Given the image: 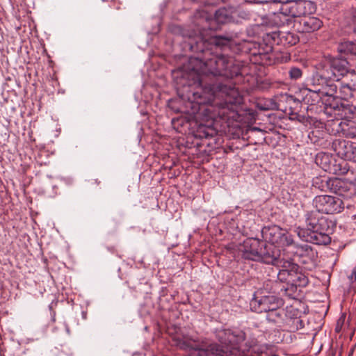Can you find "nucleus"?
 I'll use <instances>...</instances> for the list:
<instances>
[{
	"label": "nucleus",
	"instance_id": "1",
	"mask_svg": "<svg viewBox=\"0 0 356 356\" xmlns=\"http://www.w3.org/2000/svg\"><path fill=\"white\" fill-rule=\"evenodd\" d=\"M221 345L211 343L199 345L194 341L179 339V349H188L184 356H246L245 351L251 356L268 355L275 351L271 343H261L256 340L245 343V348L241 349L240 343L245 339V334L240 330H223L218 332Z\"/></svg>",
	"mask_w": 356,
	"mask_h": 356
},
{
	"label": "nucleus",
	"instance_id": "2",
	"mask_svg": "<svg viewBox=\"0 0 356 356\" xmlns=\"http://www.w3.org/2000/svg\"><path fill=\"white\" fill-rule=\"evenodd\" d=\"M208 58L190 57L187 66L182 69L179 67V76H185L183 72L187 73V78L191 79L190 85H196L200 87L206 86L204 76H225L233 78L241 74V66L234 58L227 54L209 52Z\"/></svg>",
	"mask_w": 356,
	"mask_h": 356
},
{
	"label": "nucleus",
	"instance_id": "3",
	"mask_svg": "<svg viewBox=\"0 0 356 356\" xmlns=\"http://www.w3.org/2000/svg\"><path fill=\"white\" fill-rule=\"evenodd\" d=\"M307 228H297L296 233L304 241L316 245H327L331 242L334 223L318 212H312L306 218Z\"/></svg>",
	"mask_w": 356,
	"mask_h": 356
},
{
	"label": "nucleus",
	"instance_id": "4",
	"mask_svg": "<svg viewBox=\"0 0 356 356\" xmlns=\"http://www.w3.org/2000/svg\"><path fill=\"white\" fill-rule=\"evenodd\" d=\"M324 82L327 79L340 81L345 76L350 75L352 81L356 82V72L348 67V62L346 58H330L325 59L321 65L316 73Z\"/></svg>",
	"mask_w": 356,
	"mask_h": 356
},
{
	"label": "nucleus",
	"instance_id": "5",
	"mask_svg": "<svg viewBox=\"0 0 356 356\" xmlns=\"http://www.w3.org/2000/svg\"><path fill=\"white\" fill-rule=\"evenodd\" d=\"M211 90L216 95L224 99V102L221 104L219 115L228 119L234 118L236 104L241 102L238 90L232 84L222 83L213 85Z\"/></svg>",
	"mask_w": 356,
	"mask_h": 356
},
{
	"label": "nucleus",
	"instance_id": "6",
	"mask_svg": "<svg viewBox=\"0 0 356 356\" xmlns=\"http://www.w3.org/2000/svg\"><path fill=\"white\" fill-rule=\"evenodd\" d=\"M306 1L287 0L282 6H280L279 12L274 13L273 22L278 26L291 24L293 18L301 17L306 13Z\"/></svg>",
	"mask_w": 356,
	"mask_h": 356
},
{
	"label": "nucleus",
	"instance_id": "7",
	"mask_svg": "<svg viewBox=\"0 0 356 356\" xmlns=\"http://www.w3.org/2000/svg\"><path fill=\"white\" fill-rule=\"evenodd\" d=\"M232 38L224 35H214L208 38L197 36L195 38H189L188 42H185V47L194 52L207 54L209 51L208 46L213 45L216 47L223 48L230 45Z\"/></svg>",
	"mask_w": 356,
	"mask_h": 356
},
{
	"label": "nucleus",
	"instance_id": "8",
	"mask_svg": "<svg viewBox=\"0 0 356 356\" xmlns=\"http://www.w3.org/2000/svg\"><path fill=\"white\" fill-rule=\"evenodd\" d=\"M318 213L334 214L340 213L343 209V201L331 195H318L313 200Z\"/></svg>",
	"mask_w": 356,
	"mask_h": 356
},
{
	"label": "nucleus",
	"instance_id": "9",
	"mask_svg": "<svg viewBox=\"0 0 356 356\" xmlns=\"http://www.w3.org/2000/svg\"><path fill=\"white\" fill-rule=\"evenodd\" d=\"M332 163V159L329 154L325 153H320L316 156V163L321 166V168L329 173L343 175L348 174L349 172L348 164L345 161L336 163V161Z\"/></svg>",
	"mask_w": 356,
	"mask_h": 356
},
{
	"label": "nucleus",
	"instance_id": "10",
	"mask_svg": "<svg viewBox=\"0 0 356 356\" xmlns=\"http://www.w3.org/2000/svg\"><path fill=\"white\" fill-rule=\"evenodd\" d=\"M332 149L345 161L356 163V143L343 139H335L332 143Z\"/></svg>",
	"mask_w": 356,
	"mask_h": 356
},
{
	"label": "nucleus",
	"instance_id": "11",
	"mask_svg": "<svg viewBox=\"0 0 356 356\" xmlns=\"http://www.w3.org/2000/svg\"><path fill=\"white\" fill-rule=\"evenodd\" d=\"M283 304L282 299L273 295L262 296L259 300L255 298L251 302V305L254 307L255 311L259 313L280 309Z\"/></svg>",
	"mask_w": 356,
	"mask_h": 356
},
{
	"label": "nucleus",
	"instance_id": "12",
	"mask_svg": "<svg viewBox=\"0 0 356 356\" xmlns=\"http://www.w3.org/2000/svg\"><path fill=\"white\" fill-rule=\"evenodd\" d=\"M262 245H264V241L257 238H248L243 244L240 251L242 253L243 258L259 261L261 257Z\"/></svg>",
	"mask_w": 356,
	"mask_h": 356
},
{
	"label": "nucleus",
	"instance_id": "13",
	"mask_svg": "<svg viewBox=\"0 0 356 356\" xmlns=\"http://www.w3.org/2000/svg\"><path fill=\"white\" fill-rule=\"evenodd\" d=\"M259 261L266 264L280 265L282 263L280 259L281 251L276 245L268 244L264 241L262 245Z\"/></svg>",
	"mask_w": 356,
	"mask_h": 356
},
{
	"label": "nucleus",
	"instance_id": "14",
	"mask_svg": "<svg viewBox=\"0 0 356 356\" xmlns=\"http://www.w3.org/2000/svg\"><path fill=\"white\" fill-rule=\"evenodd\" d=\"M214 5L211 0H205L204 8L197 9L194 14V22L203 29H213L211 24L213 22V13L207 9V6Z\"/></svg>",
	"mask_w": 356,
	"mask_h": 356
},
{
	"label": "nucleus",
	"instance_id": "15",
	"mask_svg": "<svg viewBox=\"0 0 356 356\" xmlns=\"http://www.w3.org/2000/svg\"><path fill=\"white\" fill-rule=\"evenodd\" d=\"M336 81L332 79H327L326 81L321 80L319 74H316L313 77V82L314 85L321 86L317 91L323 95L332 98L333 100L341 98L338 95L337 86L335 83Z\"/></svg>",
	"mask_w": 356,
	"mask_h": 356
},
{
	"label": "nucleus",
	"instance_id": "16",
	"mask_svg": "<svg viewBox=\"0 0 356 356\" xmlns=\"http://www.w3.org/2000/svg\"><path fill=\"white\" fill-rule=\"evenodd\" d=\"M296 23L298 30L302 33L314 32L322 26V22L318 18L310 16H304Z\"/></svg>",
	"mask_w": 356,
	"mask_h": 356
},
{
	"label": "nucleus",
	"instance_id": "17",
	"mask_svg": "<svg viewBox=\"0 0 356 356\" xmlns=\"http://www.w3.org/2000/svg\"><path fill=\"white\" fill-rule=\"evenodd\" d=\"M323 190H329L330 192L344 196L348 191L347 183L339 178L329 179L325 181V185L322 186Z\"/></svg>",
	"mask_w": 356,
	"mask_h": 356
},
{
	"label": "nucleus",
	"instance_id": "18",
	"mask_svg": "<svg viewBox=\"0 0 356 356\" xmlns=\"http://www.w3.org/2000/svg\"><path fill=\"white\" fill-rule=\"evenodd\" d=\"M281 266L282 268L277 273V279L282 282L290 284L293 271L298 268V265L289 261H284Z\"/></svg>",
	"mask_w": 356,
	"mask_h": 356
},
{
	"label": "nucleus",
	"instance_id": "19",
	"mask_svg": "<svg viewBox=\"0 0 356 356\" xmlns=\"http://www.w3.org/2000/svg\"><path fill=\"white\" fill-rule=\"evenodd\" d=\"M283 229L277 225H271L265 227L262 229L263 237L268 241V244H273L275 245L279 238L281 236V233Z\"/></svg>",
	"mask_w": 356,
	"mask_h": 356
},
{
	"label": "nucleus",
	"instance_id": "20",
	"mask_svg": "<svg viewBox=\"0 0 356 356\" xmlns=\"http://www.w3.org/2000/svg\"><path fill=\"white\" fill-rule=\"evenodd\" d=\"M294 248L296 249L295 253L298 257H307L311 261H314L317 257V252L308 244H296Z\"/></svg>",
	"mask_w": 356,
	"mask_h": 356
},
{
	"label": "nucleus",
	"instance_id": "21",
	"mask_svg": "<svg viewBox=\"0 0 356 356\" xmlns=\"http://www.w3.org/2000/svg\"><path fill=\"white\" fill-rule=\"evenodd\" d=\"M233 17L231 12L225 8H221L213 13V22L218 24H224L232 22Z\"/></svg>",
	"mask_w": 356,
	"mask_h": 356
},
{
	"label": "nucleus",
	"instance_id": "22",
	"mask_svg": "<svg viewBox=\"0 0 356 356\" xmlns=\"http://www.w3.org/2000/svg\"><path fill=\"white\" fill-rule=\"evenodd\" d=\"M308 283V277L302 273L300 270L299 266L298 265V268H295L293 271L290 284H294L299 288H302L305 287Z\"/></svg>",
	"mask_w": 356,
	"mask_h": 356
},
{
	"label": "nucleus",
	"instance_id": "23",
	"mask_svg": "<svg viewBox=\"0 0 356 356\" xmlns=\"http://www.w3.org/2000/svg\"><path fill=\"white\" fill-rule=\"evenodd\" d=\"M337 51L343 56L356 55V42L353 41H343L337 46Z\"/></svg>",
	"mask_w": 356,
	"mask_h": 356
},
{
	"label": "nucleus",
	"instance_id": "24",
	"mask_svg": "<svg viewBox=\"0 0 356 356\" xmlns=\"http://www.w3.org/2000/svg\"><path fill=\"white\" fill-rule=\"evenodd\" d=\"M193 134L195 137L199 138H211L216 134V129L211 125L199 124Z\"/></svg>",
	"mask_w": 356,
	"mask_h": 356
},
{
	"label": "nucleus",
	"instance_id": "25",
	"mask_svg": "<svg viewBox=\"0 0 356 356\" xmlns=\"http://www.w3.org/2000/svg\"><path fill=\"white\" fill-rule=\"evenodd\" d=\"M280 246L286 247V246H295V243L292 235L289 234L287 231L283 229L281 233V236L277 240L275 243Z\"/></svg>",
	"mask_w": 356,
	"mask_h": 356
},
{
	"label": "nucleus",
	"instance_id": "26",
	"mask_svg": "<svg viewBox=\"0 0 356 356\" xmlns=\"http://www.w3.org/2000/svg\"><path fill=\"white\" fill-rule=\"evenodd\" d=\"M266 319L269 322L274 323H280L283 321L284 311L279 309L275 310H270L268 312Z\"/></svg>",
	"mask_w": 356,
	"mask_h": 356
},
{
	"label": "nucleus",
	"instance_id": "27",
	"mask_svg": "<svg viewBox=\"0 0 356 356\" xmlns=\"http://www.w3.org/2000/svg\"><path fill=\"white\" fill-rule=\"evenodd\" d=\"M298 288L299 287L294 284H287V286L282 289L281 291L283 292V294L289 298L296 299L300 295V290H299Z\"/></svg>",
	"mask_w": 356,
	"mask_h": 356
},
{
	"label": "nucleus",
	"instance_id": "28",
	"mask_svg": "<svg viewBox=\"0 0 356 356\" xmlns=\"http://www.w3.org/2000/svg\"><path fill=\"white\" fill-rule=\"evenodd\" d=\"M343 131L347 137L356 138V122H350L343 128Z\"/></svg>",
	"mask_w": 356,
	"mask_h": 356
},
{
	"label": "nucleus",
	"instance_id": "29",
	"mask_svg": "<svg viewBox=\"0 0 356 356\" xmlns=\"http://www.w3.org/2000/svg\"><path fill=\"white\" fill-rule=\"evenodd\" d=\"M342 111L348 118L356 116V106L349 104H341Z\"/></svg>",
	"mask_w": 356,
	"mask_h": 356
},
{
	"label": "nucleus",
	"instance_id": "30",
	"mask_svg": "<svg viewBox=\"0 0 356 356\" xmlns=\"http://www.w3.org/2000/svg\"><path fill=\"white\" fill-rule=\"evenodd\" d=\"M289 75L291 79L297 80L302 77V71L297 67H291L289 70Z\"/></svg>",
	"mask_w": 356,
	"mask_h": 356
},
{
	"label": "nucleus",
	"instance_id": "31",
	"mask_svg": "<svg viewBox=\"0 0 356 356\" xmlns=\"http://www.w3.org/2000/svg\"><path fill=\"white\" fill-rule=\"evenodd\" d=\"M285 38L286 42L291 46L296 44L299 40L298 36L291 33H286L285 35L282 34V38Z\"/></svg>",
	"mask_w": 356,
	"mask_h": 356
},
{
	"label": "nucleus",
	"instance_id": "32",
	"mask_svg": "<svg viewBox=\"0 0 356 356\" xmlns=\"http://www.w3.org/2000/svg\"><path fill=\"white\" fill-rule=\"evenodd\" d=\"M291 328L293 330H298L304 327V323L300 318L291 319Z\"/></svg>",
	"mask_w": 356,
	"mask_h": 356
},
{
	"label": "nucleus",
	"instance_id": "33",
	"mask_svg": "<svg viewBox=\"0 0 356 356\" xmlns=\"http://www.w3.org/2000/svg\"><path fill=\"white\" fill-rule=\"evenodd\" d=\"M168 106L175 113L178 112V108L177 106V101L173 99H170L168 102Z\"/></svg>",
	"mask_w": 356,
	"mask_h": 356
},
{
	"label": "nucleus",
	"instance_id": "34",
	"mask_svg": "<svg viewBox=\"0 0 356 356\" xmlns=\"http://www.w3.org/2000/svg\"><path fill=\"white\" fill-rule=\"evenodd\" d=\"M349 15L352 22L356 24V8H352L349 10Z\"/></svg>",
	"mask_w": 356,
	"mask_h": 356
},
{
	"label": "nucleus",
	"instance_id": "35",
	"mask_svg": "<svg viewBox=\"0 0 356 356\" xmlns=\"http://www.w3.org/2000/svg\"><path fill=\"white\" fill-rule=\"evenodd\" d=\"M189 104H193L191 113L192 114L195 113V112H197L198 111V109L200 108H199L200 107L199 106L200 102H197V103H195V104H193L192 102H190Z\"/></svg>",
	"mask_w": 356,
	"mask_h": 356
},
{
	"label": "nucleus",
	"instance_id": "36",
	"mask_svg": "<svg viewBox=\"0 0 356 356\" xmlns=\"http://www.w3.org/2000/svg\"><path fill=\"white\" fill-rule=\"evenodd\" d=\"M287 0H269L270 2L273 3H280V6L285 3Z\"/></svg>",
	"mask_w": 356,
	"mask_h": 356
},
{
	"label": "nucleus",
	"instance_id": "37",
	"mask_svg": "<svg viewBox=\"0 0 356 356\" xmlns=\"http://www.w3.org/2000/svg\"><path fill=\"white\" fill-rule=\"evenodd\" d=\"M346 86L350 90H353V89L354 90L356 88V85L355 84L350 85V83H346Z\"/></svg>",
	"mask_w": 356,
	"mask_h": 356
},
{
	"label": "nucleus",
	"instance_id": "38",
	"mask_svg": "<svg viewBox=\"0 0 356 356\" xmlns=\"http://www.w3.org/2000/svg\"><path fill=\"white\" fill-rule=\"evenodd\" d=\"M350 277H351V279H353V277H355L356 279V266L353 270Z\"/></svg>",
	"mask_w": 356,
	"mask_h": 356
},
{
	"label": "nucleus",
	"instance_id": "39",
	"mask_svg": "<svg viewBox=\"0 0 356 356\" xmlns=\"http://www.w3.org/2000/svg\"><path fill=\"white\" fill-rule=\"evenodd\" d=\"M329 105H330V107H332L334 109H336L337 108H338V104H332L330 103Z\"/></svg>",
	"mask_w": 356,
	"mask_h": 356
},
{
	"label": "nucleus",
	"instance_id": "40",
	"mask_svg": "<svg viewBox=\"0 0 356 356\" xmlns=\"http://www.w3.org/2000/svg\"><path fill=\"white\" fill-rule=\"evenodd\" d=\"M179 61H180V60L181 61V63H182V64H184V62H185V60H186V59H185V58H182L181 59V58H179Z\"/></svg>",
	"mask_w": 356,
	"mask_h": 356
},
{
	"label": "nucleus",
	"instance_id": "41",
	"mask_svg": "<svg viewBox=\"0 0 356 356\" xmlns=\"http://www.w3.org/2000/svg\"><path fill=\"white\" fill-rule=\"evenodd\" d=\"M268 356H279V355H276V354H273V353H269Z\"/></svg>",
	"mask_w": 356,
	"mask_h": 356
},
{
	"label": "nucleus",
	"instance_id": "42",
	"mask_svg": "<svg viewBox=\"0 0 356 356\" xmlns=\"http://www.w3.org/2000/svg\"><path fill=\"white\" fill-rule=\"evenodd\" d=\"M177 120V118L172 119V123L174 124L175 122Z\"/></svg>",
	"mask_w": 356,
	"mask_h": 356
},
{
	"label": "nucleus",
	"instance_id": "43",
	"mask_svg": "<svg viewBox=\"0 0 356 356\" xmlns=\"http://www.w3.org/2000/svg\"><path fill=\"white\" fill-rule=\"evenodd\" d=\"M173 74L175 73V70H172Z\"/></svg>",
	"mask_w": 356,
	"mask_h": 356
}]
</instances>
